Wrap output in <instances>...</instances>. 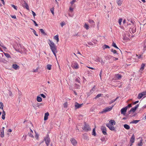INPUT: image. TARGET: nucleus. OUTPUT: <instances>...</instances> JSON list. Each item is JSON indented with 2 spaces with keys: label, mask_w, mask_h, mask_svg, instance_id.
<instances>
[{
  "label": "nucleus",
  "mask_w": 146,
  "mask_h": 146,
  "mask_svg": "<svg viewBox=\"0 0 146 146\" xmlns=\"http://www.w3.org/2000/svg\"><path fill=\"white\" fill-rule=\"evenodd\" d=\"M117 3L119 6H120L122 4V2L120 0H117Z\"/></svg>",
  "instance_id": "obj_33"
},
{
  "label": "nucleus",
  "mask_w": 146,
  "mask_h": 146,
  "mask_svg": "<svg viewBox=\"0 0 146 146\" xmlns=\"http://www.w3.org/2000/svg\"><path fill=\"white\" fill-rule=\"evenodd\" d=\"M114 105L115 104L112 105V106L110 107H108L106 108L103 109V111L101 112V113H103L110 111L112 109Z\"/></svg>",
  "instance_id": "obj_2"
},
{
  "label": "nucleus",
  "mask_w": 146,
  "mask_h": 146,
  "mask_svg": "<svg viewBox=\"0 0 146 146\" xmlns=\"http://www.w3.org/2000/svg\"><path fill=\"white\" fill-rule=\"evenodd\" d=\"M146 95V92H143L141 93H139L138 95L137 98L138 99H140L142 97L144 98L145 97V96Z\"/></svg>",
  "instance_id": "obj_3"
},
{
  "label": "nucleus",
  "mask_w": 146,
  "mask_h": 146,
  "mask_svg": "<svg viewBox=\"0 0 146 146\" xmlns=\"http://www.w3.org/2000/svg\"><path fill=\"white\" fill-rule=\"evenodd\" d=\"M113 52L114 54H116L117 55H118V53L117 52V51L115 50H113Z\"/></svg>",
  "instance_id": "obj_49"
},
{
  "label": "nucleus",
  "mask_w": 146,
  "mask_h": 146,
  "mask_svg": "<svg viewBox=\"0 0 146 146\" xmlns=\"http://www.w3.org/2000/svg\"><path fill=\"white\" fill-rule=\"evenodd\" d=\"M72 66L73 68L75 69H78L79 68V65L76 62H73Z\"/></svg>",
  "instance_id": "obj_7"
},
{
  "label": "nucleus",
  "mask_w": 146,
  "mask_h": 146,
  "mask_svg": "<svg viewBox=\"0 0 146 146\" xmlns=\"http://www.w3.org/2000/svg\"><path fill=\"white\" fill-rule=\"evenodd\" d=\"M50 43H48L51 50H56V47L55 44L52 41L49 40Z\"/></svg>",
  "instance_id": "obj_1"
},
{
  "label": "nucleus",
  "mask_w": 146,
  "mask_h": 146,
  "mask_svg": "<svg viewBox=\"0 0 146 146\" xmlns=\"http://www.w3.org/2000/svg\"><path fill=\"white\" fill-rule=\"evenodd\" d=\"M50 11L51 12V13H52V14L53 15L54 14V8H52L50 9Z\"/></svg>",
  "instance_id": "obj_45"
},
{
  "label": "nucleus",
  "mask_w": 146,
  "mask_h": 146,
  "mask_svg": "<svg viewBox=\"0 0 146 146\" xmlns=\"http://www.w3.org/2000/svg\"><path fill=\"white\" fill-rule=\"evenodd\" d=\"M127 110V109L126 107L123 108L121 110V113L122 114H125Z\"/></svg>",
  "instance_id": "obj_14"
},
{
  "label": "nucleus",
  "mask_w": 146,
  "mask_h": 146,
  "mask_svg": "<svg viewBox=\"0 0 146 146\" xmlns=\"http://www.w3.org/2000/svg\"><path fill=\"white\" fill-rule=\"evenodd\" d=\"M123 126L127 130L129 129L130 128L129 126L127 124H125Z\"/></svg>",
  "instance_id": "obj_24"
},
{
  "label": "nucleus",
  "mask_w": 146,
  "mask_h": 146,
  "mask_svg": "<svg viewBox=\"0 0 146 146\" xmlns=\"http://www.w3.org/2000/svg\"><path fill=\"white\" fill-rule=\"evenodd\" d=\"M54 39L56 40L57 42H58L59 41V38L58 35H56L54 37Z\"/></svg>",
  "instance_id": "obj_27"
},
{
  "label": "nucleus",
  "mask_w": 146,
  "mask_h": 146,
  "mask_svg": "<svg viewBox=\"0 0 146 146\" xmlns=\"http://www.w3.org/2000/svg\"><path fill=\"white\" fill-rule=\"evenodd\" d=\"M83 105V103L79 104L76 102L75 103V108L77 109L80 108L82 107Z\"/></svg>",
  "instance_id": "obj_10"
},
{
  "label": "nucleus",
  "mask_w": 146,
  "mask_h": 146,
  "mask_svg": "<svg viewBox=\"0 0 146 146\" xmlns=\"http://www.w3.org/2000/svg\"><path fill=\"white\" fill-rule=\"evenodd\" d=\"M47 68L49 70H50L51 69L52 66L49 64H48L47 66Z\"/></svg>",
  "instance_id": "obj_31"
},
{
  "label": "nucleus",
  "mask_w": 146,
  "mask_h": 146,
  "mask_svg": "<svg viewBox=\"0 0 146 146\" xmlns=\"http://www.w3.org/2000/svg\"><path fill=\"white\" fill-rule=\"evenodd\" d=\"M4 60L2 58L0 57V62H3Z\"/></svg>",
  "instance_id": "obj_56"
},
{
  "label": "nucleus",
  "mask_w": 146,
  "mask_h": 146,
  "mask_svg": "<svg viewBox=\"0 0 146 146\" xmlns=\"http://www.w3.org/2000/svg\"><path fill=\"white\" fill-rule=\"evenodd\" d=\"M64 106V108H67V107L68 104L67 102H65L63 104Z\"/></svg>",
  "instance_id": "obj_43"
},
{
  "label": "nucleus",
  "mask_w": 146,
  "mask_h": 146,
  "mask_svg": "<svg viewBox=\"0 0 146 146\" xmlns=\"http://www.w3.org/2000/svg\"><path fill=\"white\" fill-rule=\"evenodd\" d=\"M31 20L33 21V22L34 23L35 26L36 27L38 26V25L36 23V22L35 21H34L33 19H31Z\"/></svg>",
  "instance_id": "obj_47"
},
{
  "label": "nucleus",
  "mask_w": 146,
  "mask_h": 146,
  "mask_svg": "<svg viewBox=\"0 0 146 146\" xmlns=\"http://www.w3.org/2000/svg\"><path fill=\"white\" fill-rule=\"evenodd\" d=\"M5 55L8 58H10L11 56L8 53H4Z\"/></svg>",
  "instance_id": "obj_37"
},
{
  "label": "nucleus",
  "mask_w": 146,
  "mask_h": 146,
  "mask_svg": "<svg viewBox=\"0 0 146 146\" xmlns=\"http://www.w3.org/2000/svg\"><path fill=\"white\" fill-rule=\"evenodd\" d=\"M12 67V68L15 70H18L19 68V66L16 64H13Z\"/></svg>",
  "instance_id": "obj_15"
},
{
  "label": "nucleus",
  "mask_w": 146,
  "mask_h": 146,
  "mask_svg": "<svg viewBox=\"0 0 146 146\" xmlns=\"http://www.w3.org/2000/svg\"><path fill=\"white\" fill-rule=\"evenodd\" d=\"M52 52L53 54L56 57V53L57 52V50H52Z\"/></svg>",
  "instance_id": "obj_30"
},
{
  "label": "nucleus",
  "mask_w": 146,
  "mask_h": 146,
  "mask_svg": "<svg viewBox=\"0 0 146 146\" xmlns=\"http://www.w3.org/2000/svg\"><path fill=\"white\" fill-rule=\"evenodd\" d=\"M39 30L40 31L41 33L44 35H46V33L44 32V30L42 29H39Z\"/></svg>",
  "instance_id": "obj_23"
},
{
  "label": "nucleus",
  "mask_w": 146,
  "mask_h": 146,
  "mask_svg": "<svg viewBox=\"0 0 146 146\" xmlns=\"http://www.w3.org/2000/svg\"><path fill=\"white\" fill-rule=\"evenodd\" d=\"M82 129L86 131H88L91 130V128L89 125L86 123L85 124L84 127L82 128Z\"/></svg>",
  "instance_id": "obj_4"
},
{
  "label": "nucleus",
  "mask_w": 146,
  "mask_h": 146,
  "mask_svg": "<svg viewBox=\"0 0 146 146\" xmlns=\"http://www.w3.org/2000/svg\"><path fill=\"white\" fill-rule=\"evenodd\" d=\"M145 66V64L142 63L141 65V67L140 68V70L141 71H143L144 70V67Z\"/></svg>",
  "instance_id": "obj_22"
},
{
  "label": "nucleus",
  "mask_w": 146,
  "mask_h": 146,
  "mask_svg": "<svg viewBox=\"0 0 146 146\" xmlns=\"http://www.w3.org/2000/svg\"><path fill=\"white\" fill-rule=\"evenodd\" d=\"M3 44L2 43H1L0 44V46H1L4 49H6L7 48L5 46H3Z\"/></svg>",
  "instance_id": "obj_44"
},
{
  "label": "nucleus",
  "mask_w": 146,
  "mask_h": 146,
  "mask_svg": "<svg viewBox=\"0 0 146 146\" xmlns=\"http://www.w3.org/2000/svg\"><path fill=\"white\" fill-rule=\"evenodd\" d=\"M112 46L114 47V48H116V49H119V50H120V51H121V53H122V52L119 49V48L117 47V46L116 44L113 41V43L112 44Z\"/></svg>",
  "instance_id": "obj_18"
},
{
  "label": "nucleus",
  "mask_w": 146,
  "mask_h": 146,
  "mask_svg": "<svg viewBox=\"0 0 146 146\" xmlns=\"http://www.w3.org/2000/svg\"><path fill=\"white\" fill-rule=\"evenodd\" d=\"M110 57L111 58H113V60H118V58L115 57L113 56H111L110 55H109V56H106V58H107L108 59Z\"/></svg>",
  "instance_id": "obj_20"
},
{
  "label": "nucleus",
  "mask_w": 146,
  "mask_h": 146,
  "mask_svg": "<svg viewBox=\"0 0 146 146\" xmlns=\"http://www.w3.org/2000/svg\"><path fill=\"white\" fill-rule=\"evenodd\" d=\"M92 135L94 136H95L96 135L95 128H94L93 129Z\"/></svg>",
  "instance_id": "obj_32"
},
{
  "label": "nucleus",
  "mask_w": 146,
  "mask_h": 146,
  "mask_svg": "<svg viewBox=\"0 0 146 146\" xmlns=\"http://www.w3.org/2000/svg\"><path fill=\"white\" fill-rule=\"evenodd\" d=\"M131 107V104H128V105H127V106L126 107V108H127V109L128 108H130Z\"/></svg>",
  "instance_id": "obj_52"
},
{
  "label": "nucleus",
  "mask_w": 146,
  "mask_h": 146,
  "mask_svg": "<svg viewBox=\"0 0 146 146\" xmlns=\"http://www.w3.org/2000/svg\"><path fill=\"white\" fill-rule=\"evenodd\" d=\"M140 120H133L131 122V123H135L136 124Z\"/></svg>",
  "instance_id": "obj_28"
},
{
  "label": "nucleus",
  "mask_w": 146,
  "mask_h": 146,
  "mask_svg": "<svg viewBox=\"0 0 146 146\" xmlns=\"http://www.w3.org/2000/svg\"><path fill=\"white\" fill-rule=\"evenodd\" d=\"M139 101H136L135 102L133 103V104L135 105V104H137L139 102Z\"/></svg>",
  "instance_id": "obj_61"
},
{
  "label": "nucleus",
  "mask_w": 146,
  "mask_h": 146,
  "mask_svg": "<svg viewBox=\"0 0 146 146\" xmlns=\"http://www.w3.org/2000/svg\"><path fill=\"white\" fill-rule=\"evenodd\" d=\"M96 87V86L94 85L93 87L92 88V89H91V90L90 91L91 92L92 91H94L95 90V88Z\"/></svg>",
  "instance_id": "obj_51"
},
{
  "label": "nucleus",
  "mask_w": 146,
  "mask_h": 146,
  "mask_svg": "<svg viewBox=\"0 0 146 146\" xmlns=\"http://www.w3.org/2000/svg\"><path fill=\"white\" fill-rule=\"evenodd\" d=\"M102 48H103V49L104 50L106 48H110V47L108 45H107L106 44H104L102 47Z\"/></svg>",
  "instance_id": "obj_25"
},
{
  "label": "nucleus",
  "mask_w": 146,
  "mask_h": 146,
  "mask_svg": "<svg viewBox=\"0 0 146 146\" xmlns=\"http://www.w3.org/2000/svg\"><path fill=\"white\" fill-rule=\"evenodd\" d=\"M23 6L24 8H26L27 10H29V6L28 4L25 2H24Z\"/></svg>",
  "instance_id": "obj_17"
},
{
  "label": "nucleus",
  "mask_w": 146,
  "mask_h": 146,
  "mask_svg": "<svg viewBox=\"0 0 146 146\" xmlns=\"http://www.w3.org/2000/svg\"><path fill=\"white\" fill-rule=\"evenodd\" d=\"M135 139V137L134 134H133L130 140V142L131 143V145H133V143L134 142Z\"/></svg>",
  "instance_id": "obj_12"
},
{
  "label": "nucleus",
  "mask_w": 146,
  "mask_h": 146,
  "mask_svg": "<svg viewBox=\"0 0 146 146\" xmlns=\"http://www.w3.org/2000/svg\"><path fill=\"white\" fill-rule=\"evenodd\" d=\"M116 77L118 79H119L121 77V76L119 74H117L115 75Z\"/></svg>",
  "instance_id": "obj_29"
},
{
  "label": "nucleus",
  "mask_w": 146,
  "mask_h": 146,
  "mask_svg": "<svg viewBox=\"0 0 146 146\" xmlns=\"http://www.w3.org/2000/svg\"><path fill=\"white\" fill-rule=\"evenodd\" d=\"M88 43L89 45H93V44L91 42H88Z\"/></svg>",
  "instance_id": "obj_60"
},
{
  "label": "nucleus",
  "mask_w": 146,
  "mask_h": 146,
  "mask_svg": "<svg viewBox=\"0 0 146 146\" xmlns=\"http://www.w3.org/2000/svg\"><path fill=\"white\" fill-rule=\"evenodd\" d=\"M101 130L104 135H106L107 134L106 127L103 126H102L101 127Z\"/></svg>",
  "instance_id": "obj_8"
},
{
  "label": "nucleus",
  "mask_w": 146,
  "mask_h": 146,
  "mask_svg": "<svg viewBox=\"0 0 146 146\" xmlns=\"http://www.w3.org/2000/svg\"><path fill=\"white\" fill-rule=\"evenodd\" d=\"M3 104L2 102H0V108L2 110H3Z\"/></svg>",
  "instance_id": "obj_40"
},
{
  "label": "nucleus",
  "mask_w": 146,
  "mask_h": 146,
  "mask_svg": "<svg viewBox=\"0 0 146 146\" xmlns=\"http://www.w3.org/2000/svg\"><path fill=\"white\" fill-rule=\"evenodd\" d=\"M122 19L121 18H120L119 19L118 22H119V25H121V22H122Z\"/></svg>",
  "instance_id": "obj_46"
},
{
  "label": "nucleus",
  "mask_w": 146,
  "mask_h": 146,
  "mask_svg": "<svg viewBox=\"0 0 146 146\" xmlns=\"http://www.w3.org/2000/svg\"><path fill=\"white\" fill-rule=\"evenodd\" d=\"M106 125L110 130L115 131H116L115 128L113 126V125L107 124H106Z\"/></svg>",
  "instance_id": "obj_6"
},
{
  "label": "nucleus",
  "mask_w": 146,
  "mask_h": 146,
  "mask_svg": "<svg viewBox=\"0 0 146 146\" xmlns=\"http://www.w3.org/2000/svg\"><path fill=\"white\" fill-rule=\"evenodd\" d=\"M36 99L37 100H42V99L40 95L37 96Z\"/></svg>",
  "instance_id": "obj_36"
},
{
  "label": "nucleus",
  "mask_w": 146,
  "mask_h": 146,
  "mask_svg": "<svg viewBox=\"0 0 146 146\" xmlns=\"http://www.w3.org/2000/svg\"><path fill=\"white\" fill-rule=\"evenodd\" d=\"M11 6L12 7H13L15 9V10L17 9V6H15V5H13V4H11Z\"/></svg>",
  "instance_id": "obj_39"
},
{
  "label": "nucleus",
  "mask_w": 146,
  "mask_h": 146,
  "mask_svg": "<svg viewBox=\"0 0 146 146\" xmlns=\"http://www.w3.org/2000/svg\"><path fill=\"white\" fill-rule=\"evenodd\" d=\"M44 141H45L47 146H48L50 141L48 135L44 138Z\"/></svg>",
  "instance_id": "obj_5"
},
{
  "label": "nucleus",
  "mask_w": 146,
  "mask_h": 146,
  "mask_svg": "<svg viewBox=\"0 0 146 146\" xmlns=\"http://www.w3.org/2000/svg\"><path fill=\"white\" fill-rule=\"evenodd\" d=\"M103 94H98L94 98V99L96 100L97 98H98L100 97H102L103 96Z\"/></svg>",
  "instance_id": "obj_26"
},
{
  "label": "nucleus",
  "mask_w": 146,
  "mask_h": 146,
  "mask_svg": "<svg viewBox=\"0 0 146 146\" xmlns=\"http://www.w3.org/2000/svg\"><path fill=\"white\" fill-rule=\"evenodd\" d=\"M33 133H31V132H29L28 133V135L30 136L31 137H33L34 136L32 134Z\"/></svg>",
  "instance_id": "obj_42"
},
{
  "label": "nucleus",
  "mask_w": 146,
  "mask_h": 146,
  "mask_svg": "<svg viewBox=\"0 0 146 146\" xmlns=\"http://www.w3.org/2000/svg\"><path fill=\"white\" fill-rule=\"evenodd\" d=\"M76 0H72V1L70 2V4L71 5H73V3L76 2Z\"/></svg>",
  "instance_id": "obj_54"
},
{
  "label": "nucleus",
  "mask_w": 146,
  "mask_h": 146,
  "mask_svg": "<svg viewBox=\"0 0 146 146\" xmlns=\"http://www.w3.org/2000/svg\"><path fill=\"white\" fill-rule=\"evenodd\" d=\"M102 141H105V138H102L101 139Z\"/></svg>",
  "instance_id": "obj_64"
},
{
  "label": "nucleus",
  "mask_w": 146,
  "mask_h": 146,
  "mask_svg": "<svg viewBox=\"0 0 146 146\" xmlns=\"http://www.w3.org/2000/svg\"><path fill=\"white\" fill-rule=\"evenodd\" d=\"M9 95L10 96H11L12 95V92L11 91H9Z\"/></svg>",
  "instance_id": "obj_59"
},
{
  "label": "nucleus",
  "mask_w": 146,
  "mask_h": 146,
  "mask_svg": "<svg viewBox=\"0 0 146 146\" xmlns=\"http://www.w3.org/2000/svg\"><path fill=\"white\" fill-rule=\"evenodd\" d=\"M60 24L61 27H62L64 25H65V23L63 22L61 23Z\"/></svg>",
  "instance_id": "obj_50"
},
{
  "label": "nucleus",
  "mask_w": 146,
  "mask_h": 146,
  "mask_svg": "<svg viewBox=\"0 0 146 146\" xmlns=\"http://www.w3.org/2000/svg\"><path fill=\"white\" fill-rule=\"evenodd\" d=\"M11 16L13 18V19H16V17L15 15H11Z\"/></svg>",
  "instance_id": "obj_55"
},
{
  "label": "nucleus",
  "mask_w": 146,
  "mask_h": 146,
  "mask_svg": "<svg viewBox=\"0 0 146 146\" xmlns=\"http://www.w3.org/2000/svg\"><path fill=\"white\" fill-rule=\"evenodd\" d=\"M4 131H2L1 133L0 134V136L2 138L3 137H4Z\"/></svg>",
  "instance_id": "obj_35"
},
{
  "label": "nucleus",
  "mask_w": 146,
  "mask_h": 146,
  "mask_svg": "<svg viewBox=\"0 0 146 146\" xmlns=\"http://www.w3.org/2000/svg\"><path fill=\"white\" fill-rule=\"evenodd\" d=\"M97 62H100L101 60V58H98L97 59Z\"/></svg>",
  "instance_id": "obj_63"
},
{
  "label": "nucleus",
  "mask_w": 146,
  "mask_h": 146,
  "mask_svg": "<svg viewBox=\"0 0 146 146\" xmlns=\"http://www.w3.org/2000/svg\"><path fill=\"white\" fill-rule=\"evenodd\" d=\"M100 62L102 64H104V62H103L101 58Z\"/></svg>",
  "instance_id": "obj_58"
},
{
  "label": "nucleus",
  "mask_w": 146,
  "mask_h": 146,
  "mask_svg": "<svg viewBox=\"0 0 146 146\" xmlns=\"http://www.w3.org/2000/svg\"><path fill=\"white\" fill-rule=\"evenodd\" d=\"M143 50H146V40H145L144 42V47Z\"/></svg>",
  "instance_id": "obj_41"
},
{
  "label": "nucleus",
  "mask_w": 146,
  "mask_h": 146,
  "mask_svg": "<svg viewBox=\"0 0 146 146\" xmlns=\"http://www.w3.org/2000/svg\"><path fill=\"white\" fill-rule=\"evenodd\" d=\"M70 141L73 145L74 146H76L77 145V142L74 139H70Z\"/></svg>",
  "instance_id": "obj_13"
},
{
  "label": "nucleus",
  "mask_w": 146,
  "mask_h": 146,
  "mask_svg": "<svg viewBox=\"0 0 146 146\" xmlns=\"http://www.w3.org/2000/svg\"><path fill=\"white\" fill-rule=\"evenodd\" d=\"M139 106V104H137L135 107L132 108L129 111V113L131 112H134L138 108Z\"/></svg>",
  "instance_id": "obj_11"
},
{
  "label": "nucleus",
  "mask_w": 146,
  "mask_h": 146,
  "mask_svg": "<svg viewBox=\"0 0 146 146\" xmlns=\"http://www.w3.org/2000/svg\"><path fill=\"white\" fill-rule=\"evenodd\" d=\"M84 27L86 30H88L89 29V26L86 23L85 24Z\"/></svg>",
  "instance_id": "obj_34"
},
{
  "label": "nucleus",
  "mask_w": 146,
  "mask_h": 146,
  "mask_svg": "<svg viewBox=\"0 0 146 146\" xmlns=\"http://www.w3.org/2000/svg\"><path fill=\"white\" fill-rule=\"evenodd\" d=\"M49 115V113L48 112H47L44 114V121L48 119V116Z\"/></svg>",
  "instance_id": "obj_16"
},
{
  "label": "nucleus",
  "mask_w": 146,
  "mask_h": 146,
  "mask_svg": "<svg viewBox=\"0 0 146 146\" xmlns=\"http://www.w3.org/2000/svg\"><path fill=\"white\" fill-rule=\"evenodd\" d=\"M88 21L90 24H92V26L94 27L95 25V23L93 20L90 19Z\"/></svg>",
  "instance_id": "obj_21"
},
{
  "label": "nucleus",
  "mask_w": 146,
  "mask_h": 146,
  "mask_svg": "<svg viewBox=\"0 0 146 146\" xmlns=\"http://www.w3.org/2000/svg\"><path fill=\"white\" fill-rule=\"evenodd\" d=\"M32 13L33 17H34L36 15V13L33 11H32Z\"/></svg>",
  "instance_id": "obj_57"
},
{
  "label": "nucleus",
  "mask_w": 146,
  "mask_h": 146,
  "mask_svg": "<svg viewBox=\"0 0 146 146\" xmlns=\"http://www.w3.org/2000/svg\"><path fill=\"white\" fill-rule=\"evenodd\" d=\"M143 145L142 140H141L140 141V142L138 144V146H142Z\"/></svg>",
  "instance_id": "obj_38"
},
{
  "label": "nucleus",
  "mask_w": 146,
  "mask_h": 146,
  "mask_svg": "<svg viewBox=\"0 0 146 146\" xmlns=\"http://www.w3.org/2000/svg\"><path fill=\"white\" fill-rule=\"evenodd\" d=\"M33 33H34V34L36 36H38V34L36 33V32L35 30H33Z\"/></svg>",
  "instance_id": "obj_53"
},
{
  "label": "nucleus",
  "mask_w": 146,
  "mask_h": 146,
  "mask_svg": "<svg viewBox=\"0 0 146 146\" xmlns=\"http://www.w3.org/2000/svg\"><path fill=\"white\" fill-rule=\"evenodd\" d=\"M35 101V102H32L33 106L34 108H36V107H39L42 104L41 103L36 102V101Z\"/></svg>",
  "instance_id": "obj_9"
},
{
  "label": "nucleus",
  "mask_w": 146,
  "mask_h": 146,
  "mask_svg": "<svg viewBox=\"0 0 146 146\" xmlns=\"http://www.w3.org/2000/svg\"><path fill=\"white\" fill-rule=\"evenodd\" d=\"M5 115H2V119H5Z\"/></svg>",
  "instance_id": "obj_62"
},
{
  "label": "nucleus",
  "mask_w": 146,
  "mask_h": 146,
  "mask_svg": "<svg viewBox=\"0 0 146 146\" xmlns=\"http://www.w3.org/2000/svg\"><path fill=\"white\" fill-rule=\"evenodd\" d=\"M107 124H110L111 125H115V122L114 120H110L109 123H107Z\"/></svg>",
  "instance_id": "obj_19"
},
{
  "label": "nucleus",
  "mask_w": 146,
  "mask_h": 146,
  "mask_svg": "<svg viewBox=\"0 0 146 146\" xmlns=\"http://www.w3.org/2000/svg\"><path fill=\"white\" fill-rule=\"evenodd\" d=\"M40 96H41V97H42L44 98H46L45 96L43 94H40Z\"/></svg>",
  "instance_id": "obj_48"
}]
</instances>
